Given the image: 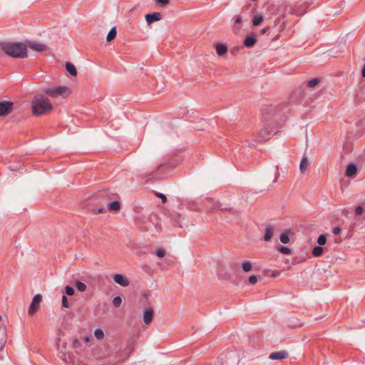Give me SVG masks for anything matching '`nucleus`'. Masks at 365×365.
<instances>
[{"label":"nucleus","mask_w":365,"mask_h":365,"mask_svg":"<svg viewBox=\"0 0 365 365\" xmlns=\"http://www.w3.org/2000/svg\"><path fill=\"white\" fill-rule=\"evenodd\" d=\"M52 108L51 101L43 95H37L32 101V111L35 115L47 114Z\"/></svg>","instance_id":"1"},{"label":"nucleus","mask_w":365,"mask_h":365,"mask_svg":"<svg viewBox=\"0 0 365 365\" xmlns=\"http://www.w3.org/2000/svg\"><path fill=\"white\" fill-rule=\"evenodd\" d=\"M1 48L4 53L14 58L27 56L26 46L22 43H4L1 45Z\"/></svg>","instance_id":"2"},{"label":"nucleus","mask_w":365,"mask_h":365,"mask_svg":"<svg viewBox=\"0 0 365 365\" xmlns=\"http://www.w3.org/2000/svg\"><path fill=\"white\" fill-rule=\"evenodd\" d=\"M45 94L52 97L58 98H67L71 93V89L67 86H58L53 88H47L44 90Z\"/></svg>","instance_id":"3"},{"label":"nucleus","mask_w":365,"mask_h":365,"mask_svg":"<svg viewBox=\"0 0 365 365\" xmlns=\"http://www.w3.org/2000/svg\"><path fill=\"white\" fill-rule=\"evenodd\" d=\"M41 301L42 297L41 294H38L34 297L28 310V314L30 316H33L36 313Z\"/></svg>","instance_id":"4"},{"label":"nucleus","mask_w":365,"mask_h":365,"mask_svg":"<svg viewBox=\"0 0 365 365\" xmlns=\"http://www.w3.org/2000/svg\"><path fill=\"white\" fill-rule=\"evenodd\" d=\"M276 230L277 228L274 225L269 224L266 225L264 228V240L266 242L270 241L273 236L274 235Z\"/></svg>","instance_id":"5"},{"label":"nucleus","mask_w":365,"mask_h":365,"mask_svg":"<svg viewBox=\"0 0 365 365\" xmlns=\"http://www.w3.org/2000/svg\"><path fill=\"white\" fill-rule=\"evenodd\" d=\"M7 341V329L4 324H0V351H1L6 345Z\"/></svg>","instance_id":"6"},{"label":"nucleus","mask_w":365,"mask_h":365,"mask_svg":"<svg viewBox=\"0 0 365 365\" xmlns=\"http://www.w3.org/2000/svg\"><path fill=\"white\" fill-rule=\"evenodd\" d=\"M13 109V103L11 102L5 101L0 102V115H6L11 113Z\"/></svg>","instance_id":"7"},{"label":"nucleus","mask_w":365,"mask_h":365,"mask_svg":"<svg viewBox=\"0 0 365 365\" xmlns=\"http://www.w3.org/2000/svg\"><path fill=\"white\" fill-rule=\"evenodd\" d=\"M289 356V353L285 350L272 352L269 355V359L272 360H282Z\"/></svg>","instance_id":"8"},{"label":"nucleus","mask_w":365,"mask_h":365,"mask_svg":"<svg viewBox=\"0 0 365 365\" xmlns=\"http://www.w3.org/2000/svg\"><path fill=\"white\" fill-rule=\"evenodd\" d=\"M114 282L122 287H128L129 285V280L127 277L121 274H115L113 276Z\"/></svg>","instance_id":"9"},{"label":"nucleus","mask_w":365,"mask_h":365,"mask_svg":"<svg viewBox=\"0 0 365 365\" xmlns=\"http://www.w3.org/2000/svg\"><path fill=\"white\" fill-rule=\"evenodd\" d=\"M28 46L32 50L38 52L44 51L47 49V46L45 44L36 41H30L28 43Z\"/></svg>","instance_id":"10"},{"label":"nucleus","mask_w":365,"mask_h":365,"mask_svg":"<svg viewBox=\"0 0 365 365\" xmlns=\"http://www.w3.org/2000/svg\"><path fill=\"white\" fill-rule=\"evenodd\" d=\"M153 318V310L151 308H146L143 310V322L145 324H149Z\"/></svg>","instance_id":"11"},{"label":"nucleus","mask_w":365,"mask_h":365,"mask_svg":"<svg viewBox=\"0 0 365 365\" xmlns=\"http://www.w3.org/2000/svg\"><path fill=\"white\" fill-rule=\"evenodd\" d=\"M309 164L310 163L308 158L306 156H303L299 164L300 173L302 174L306 173L308 171Z\"/></svg>","instance_id":"12"},{"label":"nucleus","mask_w":365,"mask_h":365,"mask_svg":"<svg viewBox=\"0 0 365 365\" xmlns=\"http://www.w3.org/2000/svg\"><path fill=\"white\" fill-rule=\"evenodd\" d=\"M266 124H264V127L259 130V135L263 140L269 138L270 135H272L274 130L272 129L269 130L266 128Z\"/></svg>","instance_id":"13"},{"label":"nucleus","mask_w":365,"mask_h":365,"mask_svg":"<svg viewBox=\"0 0 365 365\" xmlns=\"http://www.w3.org/2000/svg\"><path fill=\"white\" fill-rule=\"evenodd\" d=\"M357 173V167L354 163L347 165L346 175L349 178H354Z\"/></svg>","instance_id":"14"},{"label":"nucleus","mask_w":365,"mask_h":365,"mask_svg":"<svg viewBox=\"0 0 365 365\" xmlns=\"http://www.w3.org/2000/svg\"><path fill=\"white\" fill-rule=\"evenodd\" d=\"M292 231L290 230H286L283 231L280 236L279 240L283 244H288L290 241L289 236L292 235Z\"/></svg>","instance_id":"15"},{"label":"nucleus","mask_w":365,"mask_h":365,"mask_svg":"<svg viewBox=\"0 0 365 365\" xmlns=\"http://www.w3.org/2000/svg\"><path fill=\"white\" fill-rule=\"evenodd\" d=\"M160 14L159 13H153V14H148L145 16V19L148 24H151L155 21H158L160 19Z\"/></svg>","instance_id":"16"},{"label":"nucleus","mask_w":365,"mask_h":365,"mask_svg":"<svg viewBox=\"0 0 365 365\" xmlns=\"http://www.w3.org/2000/svg\"><path fill=\"white\" fill-rule=\"evenodd\" d=\"M215 48L217 53L220 56L225 54L227 51V47L226 46V45L220 43H217L215 44Z\"/></svg>","instance_id":"17"},{"label":"nucleus","mask_w":365,"mask_h":365,"mask_svg":"<svg viewBox=\"0 0 365 365\" xmlns=\"http://www.w3.org/2000/svg\"><path fill=\"white\" fill-rule=\"evenodd\" d=\"M256 41L257 39L255 36H248L244 41V45L247 48H251L255 44Z\"/></svg>","instance_id":"18"},{"label":"nucleus","mask_w":365,"mask_h":365,"mask_svg":"<svg viewBox=\"0 0 365 365\" xmlns=\"http://www.w3.org/2000/svg\"><path fill=\"white\" fill-rule=\"evenodd\" d=\"M66 68L71 76H76L77 75L76 68L73 63L67 62L66 63Z\"/></svg>","instance_id":"19"},{"label":"nucleus","mask_w":365,"mask_h":365,"mask_svg":"<svg viewBox=\"0 0 365 365\" xmlns=\"http://www.w3.org/2000/svg\"><path fill=\"white\" fill-rule=\"evenodd\" d=\"M241 267L243 272H250L252 269V264L249 261H243L241 264Z\"/></svg>","instance_id":"20"},{"label":"nucleus","mask_w":365,"mask_h":365,"mask_svg":"<svg viewBox=\"0 0 365 365\" xmlns=\"http://www.w3.org/2000/svg\"><path fill=\"white\" fill-rule=\"evenodd\" d=\"M108 208L113 211L119 210L120 208V205L118 201H113L108 204Z\"/></svg>","instance_id":"21"},{"label":"nucleus","mask_w":365,"mask_h":365,"mask_svg":"<svg viewBox=\"0 0 365 365\" xmlns=\"http://www.w3.org/2000/svg\"><path fill=\"white\" fill-rule=\"evenodd\" d=\"M116 34H117V31H116L115 27H113L110 30V31L108 32V34L107 35V37H106L107 41H112L116 36Z\"/></svg>","instance_id":"22"},{"label":"nucleus","mask_w":365,"mask_h":365,"mask_svg":"<svg viewBox=\"0 0 365 365\" xmlns=\"http://www.w3.org/2000/svg\"><path fill=\"white\" fill-rule=\"evenodd\" d=\"M323 252H324V249L320 246L315 247L312 250V255L315 257L322 256L323 255Z\"/></svg>","instance_id":"23"},{"label":"nucleus","mask_w":365,"mask_h":365,"mask_svg":"<svg viewBox=\"0 0 365 365\" xmlns=\"http://www.w3.org/2000/svg\"><path fill=\"white\" fill-rule=\"evenodd\" d=\"M76 287L80 292H85L87 287L85 283L80 281L76 282Z\"/></svg>","instance_id":"24"},{"label":"nucleus","mask_w":365,"mask_h":365,"mask_svg":"<svg viewBox=\"0 0 365 365\" xmlns=\"http://www.w3.org/2000/svg\"><path fill=\"white\" fill-rule=\"evenodd\" d=\"M263 21V16L259 15L254 18L252 24L254 26H259Z\"/></svg>","instance_id":"25"},{"label":"nucleus","mask_w":365,"mask_h":365,"mask_svg":"<svg viewBox=\"0 0 365 365\" xmlns=\"http://www.w3.org/2000/svg\"><path fill=\"white\" fill-rule=\"evenodd\" d=\"M94 335L96 338L98 340L103 339L104 337V333L101 329H96L94 331Z\"/></svg>","instance_id":"26"},{"label":"nucleus","mask_w":365,"mask_h":365,"mask_svg":"<svg viewBox=\"0 0 365 365\" xmlns=\"http://www.w3.org/2000/svg\"><path fill=\"white\" fill-rule=\"evenodd\" d=\"M278 250L279 252H280L282 254H285V255H290L292 251L289 248V247H278Z\"/></svg>","instance_id":"27"},{"label":"nucleus","mask_w":365,"mask_h":365,"mask_svg":"<svg viewBox=\"0 0 365 365\" xmlns=\"http://www.w3.org/2000/svg\"><path fill=\"white\" fill-rule=\"evenodd\" d=\"M327 242V237L324 235H321L317 239V243L319 245H324L326 244Z\"/></svg>","instance_id":"28"},{"label":"nucleus","mask_w":365,"mask_h":365,"mask_svg":"<svg viewBox=\"0 0 365 365\" xmlns=\"http://www.w3.org/2000/svg\"><path fill=\"white\" fill-rule=\"evenodd\" d=\"M121 303H122V299L120 297H115L113 299V304L115 307H119L120 306Z\"/></svg>","instance_id":"29"},{"label":"nucleus","mask_w":365,"mask_h":365,"mask_svg":"<svg viewBox=\"0 0 365 365\" xmlns=\"http://www.w3.org/2000/svg\"><path fill=\"white\" fill-rule=\"evenodd\" d=\"M319 81L318 78H314L307 82V86L309 87L313 88L316 86L319 83Z\"/></svg>","instance_id":"30"},{"label":"nucleus","mask_w":365,"mask_h":365,"mask_svg":"<svg viewBox=\"0 0 365 365\" xmlns=\"http://www.w3.org/2000/svg\"><path fill=\"white\" fill-rule=\"evenodd\" d=\"M66 294L68 296H73L74 294V289L70 286H66L65 287Z\"/></svg>","instance_id":"31"},{"label":"nucleus","mask_w":365,"mask_h":365,"mask_svg":"<svg viewBox=\"0 0 365 365\" xmlns=\"http://www.w3.org/2000/svg\"><path fill=\"white\" fill-rule=\"evenodd\" d=\"M155 254L158 257L163 258L165 256L166 252L163 249L160 248V249L156 250Z\"/></svg>","instance_id":"32"},{"label":"nucleus","mask_w":365,"mask_h":365,"mask_svg":"<svg viewBox=\"0 0 365 365\" xmlns=\"http://www.w3.org/2000/svg\"><path fill=\"white\" fill-rule=\"evenodd\" d=\"M62 306L65 308H68L69 307L68 299L65 295L62 297Z\"/></svg>","instance_id":"33"},{"label":"nucleus","mask_w":365,"mask_h":365,"mask_svg":"<svg viewBox=\"0 0 365 365\" xmlns=\"http://www.w3.org/2000/svg\"><path fill=\"white\" fill-rule=\"evenodd\" d=\"M170 0H156V4L160 6H165L169 3Z\"/></svg>","instance_id":"34"},{"label":"nucleus","mask_w":365,"mask_h":365,"mask_svg":"<svg viewBox=\"0 0 365 365\" xmlns=\"http://www.w3.org/2000/svg\"><path fill=\"white\" fill-rule=\"evenodd\" d=\"M249 282L251 284H255L257 282V278L255 275H252L249 277Z\"/></svg>","instance_id":"35"},{"label":"nucleus","mask_w":365,"mask_h":365,"mask_svg":"<svg viewBox=\"0 0 365 365\" xmlns=\"http://www.w3.org/2000/svg\"><path fill=\"white\" fill-rule=\"evenodd\" d=\"M364 209L361 206H357L355 210L356 215H361L363 213Z\"/></svg>","instance_id":"36"},{"label":"nucleus","mask_w":365,"mask_h":365,"mask_svg":"<svg viewBox=\"0 0 365 365\" xmlns=\"http://www.w3.org/2000/svg\"><path fill=\"white\" fill-rule=\"evenodd\" d=\"M341 232V229L340 227H336L334 228L333 230V233L335 235H338Z\"/></svg>","instance_id":"37"},{"label":"nucleus","mask_w":365,"mask_h":365,"mask_svg":"<svg viewBox=\"0 0 365 365\" xmlns=\"http://www.w3.org/2000/svg\"><path fill=\"white\" fill-rule=\"evenodd\" d=\"M159 197L161 198V200L163 202H165L167 201V197L165 195L159 194Z\"/></svg>","instance_id":"38"},{"label":"nucleus","mask_w":365,"mask_h":365,"mask_svg":"<svg viewBox=\"0 0 365 365\" xmlns=\"http://www.w3.org/2000/svg\"><path fill=\"white\" fill-rule=\"evenodd\" d=\"M73 344L74 348H78V344H79V341H78V340H77V339H73Z\"/></svg>","instance_id":"39"},{"label":"nucleus","mask_w":365,"mask_h":365,"mask_svg":"<svg viewBox=\"0 0 365 365\" xmlns=\"http://www.w3.org/2000/svg\"><path fill=\"white\" fill-rule=\"evenodd\" d=\"M60 339H58L57 341H56V346H57V349L58 350L60 351V352H62L63 353V349H61V348L60 347Z\"/></svg>","instance_id":"40"},{"label":"nucleus","mask_w":365,"mask_h":365,"mask_svg":"<svg viewBox=\"0 0 365 365\" xmlns=\"http://www.w3.org/2000/svg\"><path fill=\"white\" fill-rule=\"evenodd\" d=\"M242 22V19L240 17L237 16L236 19H235V23L236 24H240Z\"/></svg>","instance_id":"41"},{"label":"nucleus","mask_w":365,"mask_h":365,"mask_svg":"<svg viewBox=\"0 0 365 365\" xmlns=\"http://www.w3.org/2000/svg\"><path fill=\"white\" fill-rule=\"evenodd\" d=\"M269 30L268 28H264L261 31L262 34H265Z\"/></svg>","instance_id":"42"},{"label":"nucleus","mask_w":365,"mask_h":365,"mask_svg":"<svg viewBox=\"0 0 365 365\" xmlns=\"http://www.w3.org/2000/svg\"><path fill=\"white\" fill-rule=\"evenodd\" d=\"M362 76H363V77L365 78V63H364V68L362 69Z\"/></svg>","instance_id":"43"},{"label":"nucleus","mask_w":365,"mask_h":365,"mask_svg":"<svg viewBox=\"0 0 365 365\" xmlns=\"http://www.w3.org/2000/svg\"><path fill=\"white\" fill-rule=\"evenodd\" d=\"M89 341H90L89 337H86L85 338V342H89Z\"/></svg>","instance_id":"44"},{"label":"nucleus","mask_w":365,"mask_h":365,"mask_svg":"<svg viewBox=\"0 0 365 365\" xmlns=\"http://www.w3.org/2000/svg\"><path fill=\"white\" fill-rule=\"evenodd\" d=\"M279 174L277 173L276 174L274 181H276V180H277V178L279 177Z\"/></svg>","instance_id":"45"},{"label":"nucleus","mask_w":365,"mask_h":365,"mask_svg":"<svg viewBox=\"0 0 365 365\" xmlns=\"http://www.w3.org/2000/svg\"><path fill=\"white\" fill-rule=\"evenodd\" d=\"M102 212H103V209L102 208L98 210V213H101Z\"/></svg>","instance_id":"46"},{"label":"nucleus","mask_w":365,"mask_h":365,"mask_svg":"<svg viewBox=\"0 0 365 365\" xmlns=\"http://www.w3.org/2000/svg\"><path fill=\"white\" fill-rule=\"evenodd\" d=\"M131 351H132V349H131V348H129V349H128V353L130 354Z\"/></svg>","instance_id":"47"},{"label":"nucleus","mask_w":365,"mask_h":365,"mask_svg":"<svg viewBox=\"0 0 365 365\" xmlns=\"http://www.w3.org/2000/svg\"><path fill=\"white\" fill-rule=\"evenodd\" d=\"M2 320V317L0 316V322Z\"/></svg>","instance_id":"48"}]
</instances>
